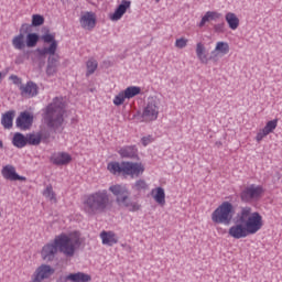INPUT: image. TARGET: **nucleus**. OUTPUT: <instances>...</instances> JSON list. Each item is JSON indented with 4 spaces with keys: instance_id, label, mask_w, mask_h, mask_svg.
Instances as JSON below:
<instances>
[{
    "instance_id": "1",
    "label": "nucleus",
    "mask_w": 282,
    "mask_h": 282,
    "mask_svg": "<svg viewBox=\"0 0 282 282\" xmlns=\"http://www.w3.org/2000/svg\"><path fill=\"white\" fill-rule=\"evenodd\" d=\"M80 247V232L72 231L69 234L62 232L53 239V241L44 245L40 251L41 259L50 263L56 259V254L62 252L65 257H74L76 248Z\"/></svg>"
},
{
    "instance_id": "2",
    "label": "nucleus",
    "mask_w": 282,
    "mask_h": 282,
    "mask_svg": "<svg viewBox=\"0 0 282 282\" xmlns=\"http://www.w3.org/2000/svg\"><path fill=\"white\" fill-rule=\"evenodd\" d=\"M263 228V216L259 212H252V207L246 206L240 209L235 224L228 229L232 239H246L250 235H257Z\"/></svg>"
},
{
    "instance_id": "3",
    "label": "nucleus",
    "mask_w": 282,
    "mask_h": 282,
    "mask_svg": "<svg viewBox=\"0 0 282 282\" xmlns=\"http://www.w3.org/2000/svg\"><path fill=\"white\" fill-rule=\"evenodd\" d=\"M111 208V198L107 189L97 191L84 196L83 210L86 215H98L107 213Z\"/></svg>"
},
{
    "instance_id": "4",
    "label": "nucleus",
    "mask_w": 282,
    "mask_h": 282,
    "mask_svg": "<svg viewBox=\"0 0 282 282\" xmlns=\"http://www.w3.org/2000/svg\"><path fill=\"white\" fill-rule=\"evenodd\" d=\"M232 217H235V205L228 200L223 202L212 213V221L223 224L224 226H228L232 221Z\"/></svg>"
},
{
    "instance_id": "5",
    "label": "nucleus",
    "mask_w": 282,
    "mask_h": 282,
    "mask_svg": "<svg viewBox=\"0 0 282 282\" xmlns=\"http://www.w3.org/2000/svg\"><path fill=\"white\" fill-rule=\"evenodd\" d=\"M63 116H65V110H63V108L48 107L45 110L44 120L52 129H54V131H58V129L63 127L65 120Z\"/></svg>"
},
{
    "instance_id": "6",
    "label": "nucleus",
    "mask_w": 282,
    "mask_h": 282,
    "mask_svg": "<svg viewBox=\"0 0 282 282\" xmlns=\"http://www.w3.org/2000/svg\"><path fill=\"white\" fill-rule=\"evenodd\" d=\"M264 193L265 189L261 185H247L240 192V199L241 202H245V204H251V202H259Z\"/></svg>"
},
{
    "instance_id": "7",
    "label": "nucleus",
    "mask_w": 282,
    "mask_h": 282,
    "mask_svg": "<svg viewBox=\"0 0 282 282\" xmlns=\"http://www.w3.org/2000/svg\"><path fill=\"white\" fill-rule=\"evenodd\" d=\"M44 34L41 36L43 43L50 44L48 47L37 48L36 52L39 56H46V54L54 55L56 54V50H58V41H56V33H50V28L44 26L42 29Z\"/></svg>"
},
{
    "instance_id": "8",
    "label": "nucleus",
    "mask_w": 282,
    "mask_h": 282,
    "mask_svg": "<svg viewBox=\"0 0 282 282\" xmlns=\"http://www.w3.org/2000/svg\"><path fill=\"white\" fill-rule=\"evenodd\" d=\"M145 171L144 164L141 162H130L123 161L122 162V176L123 177H131V180L135 177H140L143 175Z\"/></svg>"
},
{
    "instance_id": "9",
    "label": "nucleus",
    "mask_w": 282,
    "mask_h": 282,
    "mask_svg": "<svg viewBox=\"0 0 282 282\" xmlns=\"http://www.w3.org/2000/svg\"><path fill=\"white\" fill-rule=\"evenodd\" d=\"M159 113L160 112L158 111V109L153 107L140 108V110L135 115H133V120L137 123L153 122V120H158Z\"/></svg>"
},
{
    "instance_id": "10",
    "label": "nucleus",
    "mask_w": 282,
    "mask_h": 282,
    "mask_svg": "<svg viewBox=\"0 0 282 282\" xmlns=\"http://www.w3.org/2000/svg\"><path fill=\"white\" fill-rule=\"evenodd\" d=\"M54 274V268L50 264H41L31 276V282H43Z\"/></svg>"
},
{
    "instance_id": "11",
    "label": "nucleus",
    "mask_w": 282,
    "mask_h": 282,
    "mask_svg": "<svg viewBox=\"0 0 282 282\" xmlns=\"http://www.w3.org/2000/svg\"><path fill=\"white\" fill-rule=\"evenodd\" d=\"M15 124L21 131H30L34 124V115L29 111L21 112L17 118Z\"/></svg>"
},
{
    "instance_id": "12",
    "label": "nucleus",
    "mask_w": 282,
    "mask_h": 282,
    "mask_svg": "<svg viewBox=\"0 0 282 282\" xmlns=\"http://www.w3.org/2000/svg\"><path fill=\"white\" fill-rule=\"evenodd\" d=\"M1 175L4 180H9V182H26L28 181L25 176L19 175V173H17V167H14V165H11V164L4 165L2 167Z\"/></svg>"
},
{
    "instance_id": "13",
    "label": "nucleus",
    "mask_w": 282,
    "mask_h": 282,
    "mask_svg": "<svg viewBox=\"0 0 282 282\" xmlns=\"http://www.w3.org/2000/svg\"><path fill=\"white\" fill-rule=\"evenodd\" d=\"M116 202L118 206H123L127 208L129 213H138V210H142V205L138 200H132L129 195H124L122 197H117Z\"/></svg>"
},
{
    "instance_id": "14",
    "label": "nucleus",
    "mask_w": 282,
    "mask_h": 282,
    "mask_svg": "<svg viewBox=\"0 0 282 282\" xmlns=\"http://www.w3.org/2000/svg\"><path fill=\"white\" fill-rule=\"evenodd\" d=\"M51 162L55 166H67L72 162V154L67 152H55L51 156Z\"/></svg>"
},
{
    "instance_id": "15",
    "label": "nucleus",
    "mask_w": 282,
    "mask_h": 282,
    "mask_svg": "<svg viewBox=\"0 0 282 282\" xmlns=\"http://www.w3.org/2000/svg\"><path fill=\"white\" fill-rule=\"evenodd\" d=\"M131 8V1L122 0L121 3L117 7L115 12L110 15L111 21H120L122 17L127 13V10Z\"/></svg>"
},
{
    "instance_id": "16",
    "label": "nucleus",
    "mask_w": 282,
    "mask_h": 282,
    "mask_svg": "<svg viewBox=\"0 0 282 282\" xmlns=\"http://www.w3.org/2000/svg\"><path fill=\"white\" fill-rule=\"evenodd\" d=\"M79 23L84 30H94L96 28V14L94 12H86L80 17Z\"/></svg>"
},
{
    "instance_id": "17",
    "label": "nucleus",
    "mask_w": 282,
    "mask_h": 282,
    "mask_svg": "<svg viewBox=\"0 0 282 282\" xmlns=\"http://www.w3.org/2000/svg\"><path fill=\"white\" fill-rule=\"evenodd\" d=\"M58 72V56L55 54H50L47 58V65H46V75L47 76H54Z\"/></svg>"
},
{
    "instance_id": "18",
    "label": "nucleus",
    "mask_w": 282,
    "mask_h": 282,
    "mask_svg": "<svg viewBox=\"0 0 282 282\" xmlns=\"http://www.w3.org/2000/svg\"><path fill=\"white\" fill-rule=\"evenodd\" d=\"M101 243L104 246H116L118 243V235L113 231H101L100 232Z\"/></svg>"
},
{
    "instance_id": "19",
    "label": "nucleus",
    "mask_w": 282,
    "mask_h": 282,
    "mask_svg": "<svg viewBox=\"0 0 282 282\" xmlns=\"http://www.w3.org/2000/svg\"><path fill=\"white\" fill-rule=\"evenodd\" d=\"M152 198L159 206H166V193L163 187H156L151 191Z\"/></svg>"
},
{
    "instance_id": "20",
    "label": "nucleus",
    "mask_w": 282,
    "mask_h": 282,
    "mask_svg": "<svg viewBox=\"0 0 282 282\" xmlns=\"http://www.w3.org/2000/svg\"><path fill=\"white\" fill-rule=\"evenodd\" d=\"M118 153L121 158H138V148L135 145H126L120 148Z\"/></svg>"
},
{
    "instance_id": "21",
    "label": "nucleus",
    "mask_w": 282,
    "mask_h": 282,
    "mask_svg": "<svg viewBox=\"0 0 282 282\" xmlns=\"http://www.w3.org/2000/svg\"><path fill=\"white\" fill-rule=\"evenodd\" d=\"M21 89L22 94H25L30 98L39 95V86L34 82H28L25 86H21Z\"/></svg>"
},
{
    "instance_id": "22",
    "label": "nucleus",
    "mask_w": 282,
    "mask_h": 282,
    "mask_svg": "<svg viewBox=\"0 0 282 282\" xmlns=\"http://www.w3.org/2000/svg\"><path fill=\"white\" fill-rule=\"evenodd\" d=\"M65 281H70V282H89L91 281V275L83 273V272H77V273H70L65 278Z\"/></svg>"
},
{
    "instance_id": "23",
    "label": "nucleus",
    "mask_w": 282,
    "mask_h": 282,
    "mask_svg": "<svg viewBox=\"0 0 282 282\" xmlns=\"http://www.w3.org/2000/svg\"><path fill=\"white\" fill-rule=\"evenodd\" d=\"M218 19H221V13L217 11H207L202 18L198 28H204L208 21H217Z\"/></svg>"
},
{
    "instance_id": "24",
    "label": "nucleus",
    "mask_w": 282,
    "mask_h": 282,
    "mask_svg": "<svg viewBox=\"0 0 282 282\" xmlns=\"http://www.w3.org/2000/svg\"><path fill=\"white\" fill-rule=\"evenodd\" d=\"M13 147L17 149H23L28 145V137L23 135V133L17 132L12 139Z\"/></svg>"
},
{
    "instance_id": "25",
    "label": "nucleus",
    "mask_w": 282,
    "mask_h": 282,
    "mask_svg": "<svg viewBox=\"0 0 282 282\" xmlns=\"http://www.w3.org/2000/svg\"><path fill=\"white\" fill-rule=\"evenodd\" d=\"M225 21L228 23L230 30H237L239 28V18L232 12L226 13Z\"/></svg>"
},
{
    "instance_id": "26",
    "label": "nucleus",
    "mask_w": 282,
    "mask_h": 282,
    "mask_svg": "<svg viewBox=\"0 0 282 282\" xmlns=\"http://www.w3.org/2000/svg\"><path fill=\"white\" fill-rule=\"evenodd\" d=\"M43 140V133H30L26 135V144H31V147H39Z\"/></svg>"
},
{
    "instance_id": "27",
    "label": "nucleus",
    "mask_w": 282,
    "mask_h": 282,
    "mask_svg": "<svg viewBox=\"0 0 282 282\" xmlns=\"http://www.w3.org/2000/svg\"><path fill=\"white\" fill-rule=\"evenodd\" d=\"M141 93H142V88H140V86H130L123 90V94L127 100H131V98H135V96H139V94Z\"/></svg>"
},
{
    "instance_id": "28",
    "label": "nucleus",
    "mask_w": 282,
    "mask_h": 282,
    "mask_svg": "<svg viewBox=\"0 0 282 282\" xmlns=\"http://www.w3.org/2000/svg\"><path fill=\"white\" fill-rule=\"evenodd\" d=\"M25 35H23V33L15 35L12 39V46L14 47V50H25Z\"/></svg>"
},
{
    "instance_id": "29",
    "label": "nucleus",
    "mask_w": 282,
    "mask_h": 282,
    "mask_svg": "<svg viewBox=\"0 0 282 282\" xmlns=\"http://www.w3.org/2000/svg\"><path fill=\"white\" fill-rule=\"evenodd\" d=\"M110 193L115 195V197H124V195H129V191H127V187L122 185H112L109 187Z\"/></svg>"
},
{
    "instance_id": "30",
    "label": "nucleus",
    "mask_w": 282,
    "mask_h": 282,
    "mask_svg": "<svg viewBox=\"0 0 282 282\" xmlns=\"http://www.w3.org/2000/svg\"><path fill=\"white\" fill-rule=\"evenodd\" d=\"M107 169L112 175H122V162H110L108 163Z\"/></svg>"
},
{
    "instance_id": "31",
    "label": "nucleus",
    "mask_w": 282,
    "mask_h": 282,
    "mask_svg": "<svg viewBox=\"0 0 282 282\" xmlns=\"http://www.w3.org/2000/svg\"><path fill=\"white\" fill-rule=\"evenodd\" d=\"M41 36L37 33H29L26 34L25 45L26 47H36L39 44Z\"/></svg>"
},
{
    "instance_id": "32",
    "label": "nucleus",
    "mask_w": 282,
    "mask_h": 282,
    "mask_svg": "<svg viewBox=\"0 0 282 282\" xmlns=\"http://www.w3.org/2000/svg\"><path fill=\"white\" fill-rule=\"evenodd\" d=\"M206 52V47L204 46V44H202V42L196 44V55L197 58H199V61L202 63H207L208 58L206 57V54H204Z\"/></svg>"
},
{
    "instance_id": "33",
    "label": "nucleus",
    "mask_w": 282,
    "mask_h": 282,
    "mask_svg": "<svg viewBox=\"0 0 282 282\" xmlns=\"http://www.w3.org/2000/svg\"><path fill=\"white\" fill-rule=\"evenodd\" d=\"M12 120H14V112H7L2 117L1 124L4 129H12Z\"/></svg>"
},
{
    "instance_id": "34",
    "label": "nucleus",
    "mask_w": 282,
    "mask_h": 282,
    "mask_svg": "<svg viewBox=\"0 0 282 282\" xmlns=\"http://www.w3.org/2000/svg\"><path fill=\"white\" fill-rule=\"evenodd\" d=\"M86 67H87L86 76L89 77L91 76V74L96 72V69H98V61L94 58L88 59L86 63Z\"/></svg>"
},
{
    "instance_id": "35",
    "label": "nucleus",
    "mask_w": 282,
    "mask_h": 282,
    "mask_svg": "<svg viewBox=\"0 0 282 282\" xmlns=\"http://www.w3.org/2000/svg\"><path fill=\"white\" fill-rule=\"evenodd\" d=\"M132 188H133V191H137V193H142V191L149 189V184H147V181L140 178V180L135 181Z\"/></svg>"
},
{
    "instance_id": "36",
    "label": "nucleus",
    "mask_w": 282,
    "mask_h": 282,
    "mask_svg": "<svg viewBox=\"0 0 282 282\" xmlns=\"http://www.w3.org/2000/svg\"><path fill=\"white\" fill-rule=\"evenodd\" d=\"M43 196L50 202L56 203V193H54V187L52 185H47L46 188L43 191Z\"/></svg>"
},
{
    "instance_id": "37",
    "label": "nucleus",
    "mask_w": 282,
    "mask_h": 282,
    "mask_svg": "<svg viewBox=\"0 0 282 282\" xmlns=\"http://www.w3.org/2000/svg\"><path fill=\"white\" fill-rule=\"evenodd\" d=\"M47 107H67V98L62 96L55 97Z\"/></svg>"
},
{
    "instance_id": "38",
    "label": "nucleus",
    "mask_w": 282,
    "mask_h": 282,
    "mask_svg": "<svg viewBox=\"0 0 282 282\" xmlns=\"http://www.w3.org/2000/svg\"><path fill=\"white\" fill-rule=\"evenodd\" d=\"M45 23V17L41 14H33L31 20V25L33 28H40V25H43Z\"/></svg>"
},
{
    "instance_id": "39",
    "label": "nucleus",
    "mask_w": 282,
    "mask_h": 282,
    "mask_svg": "<svg viewBox=\"0 0 282 282\" xmlns=\"http://www.w3.org/2000/svg\"><path fill=\"white\" fill-rule=\"evenodd\" d=\"M215 51L220 52V54H228L230 52V45H228V42H218Z\"/></svg>"
},
{
    "instance_id": "40",
    "label": "nucleus",
    "mask_w": 282,
    "mask_h": 282,
    "mask_svg": "<svg viewBox=\"0 0 282 282\" xmlns=\"http://www.w3.org/2000/svg\"><path fill=\"white\" fill-rule=\"evenodd\" d=\"M276 127H279V119H273L271 121H268L263 129L270 134L274 132V129H276Z\"/></svg>"
},
{
    "instance_id": "41",
    "label": "nucleus",
    "mask_w": 282,
    "mask_h": 282,
    "mask_svg": "<svg viewBox=\"0 0 282 282\" xmlns=\"http://www.w3.org/2000/svg\"><path fill=\"white\" fill-rule=\"evenodd\" d=\"M124 100H127V97H124V91H120L113 99V105L116 107H120V105H124Z\"/></svg>"
},
{
    "instance_id": "42",
    "label": "nucleus",
    "mask_w": 282,
    "mask_h": 282,
    "mask_svg": "<svg viewBox=\"0 0 282 282\" xmlns=\"http://www.w3.org/2000/svg\"><path fill=\"white\" fill-rule=\"evenodd\" d=\"M147 107H160V98L155 96L148 97Z\"/></svg>"
},
{
    "instance_id": "43",
    "label": "nucleus",
    "mask_w": 282,
    "mask_h": 282,
    "mask_svg": "<svg viewBox=\"0 0 282 282\" xmlns=\"http://www.w3.org/2000/svg\"><path fill=\"white\" fill-rule=\"evenodd\" d=\"M152 142H155V138H153V134H148L141 138L142 147H149V144H152Z\"/></svg>"
},
{
    "instance_id": "44",
    "label": "nucleus",
    "mask_w": 282,
    "mask_h": 282,
    "mask_svg": "<svg viewBox=\"0 0 282 282\" xmlns=\"http://www.w3.org/2000/svg\"><path fill=\"white\" fill-rule=\"evenodd\" d=\"M269 132L264 130V128L260 129L256 135V141L259 143L263 140V138H268Z\"/></svg>"
},
{
    "instance_id": "45",
    "label": "nucleus",
    "mask_w": 282,
    "mask_h": 282,
    "mask_svg": "<svg viewBox=\"0 0 282 282\" xmlns=\"http://www.w3.org/2000/svg\"><path fill=\"white\" fill-rule=\"evenodd\" d=\"M214 32L217 34H224L226 32V23L221 22L214 25Z\"/></svg>"
},
{
    "instance_id": "46",
    "label": "nucleus",
    "mask_w": 282,
    "mask_h": 282,
    "mask_svg": "<svg viewBox=\"0 0 282 282\" xmlns=\"http://www.w3.org/2000/svg\"><path fill=\"white\" fill-rule=\"evenodd\" d=\"M32 24H22V26L20 28V34H23V36H25V34H30V32H32Z\"/></svg>"
},
{
    "instance_id": "47",
    "label": "nucleus",
    "mask_w": 282,
    "mask_h": 282,
    "mask_svg": "<svg viewBox=\"0 0 282 282\" xmlns=\"http://www.w3.org/2000/svg\"><path fill=\"white\" fill-rule=\"evenodd\" d=\"M188 43V40L181 37L177 39L175 42V45L180 48V50H184V47H186V44Z\"/></svg>"
},
{
    "instance_id": "48",
    "label": "nucleus",
    "mask_w": 282,
    "mask_h": 282,
    "mask_svg": "<svg viewBox=\"0 0 282 282\" xmlns=\"http://www.w3.org/2000/svg\"><path fill=\"white\" fill-rule=\"evenodd\" d=\"M10 80H12L14 85H21L22 83L21 78H19L17 75H11Z\"/></svg>"
},
{
    "instance_id": "49",
    "label": "nucleus",
    "mask_w": 282,
    "mask_h": 282,
    "mask_svg": "<svg viewBox=\"0 0 282 282\" xmlns=\"http://www.w3.org/2000/svg\"><path fill=\"white\" fill-rule=\"evenodd\" d=\"M89 91L94 94V91H96V88H90Z\"/></svg>"
},
{
    "instance_id": "50",
    "label": "nucleus",
    "mask_w": 282,
    "mask_h": 282,
    "mask_svg": "<svg viewBox=\"0 0 282 282\" xmlns=\"http://www.w3.org/2000/svg\"><path fill=\"white\" fill-rule=\"evenodd\" d=\"M0 149H3V141L0 140Z\"/></svg>"
},
{
    "instance_id": "51",
    "label": "nucleus",
    "mask_w": 282,
    "mask_h": 282,
    "mask_svg": "<svg viewBox=\"0 0 282 282\" xmlns=\"http://www.w3.org/2000/svg\"><path fill=\"white\" fill-rule=\"evenodd\" d=\"M2 74L0 73V78H1Z\"/></svg>"
}]
</instances>
